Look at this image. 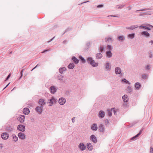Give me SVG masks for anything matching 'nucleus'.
I'll list each match as a JSON object with an SVG mask.
<instances>
[{
    "mask_svg": "<svg viewBox=\"0 0 153 153\" xmlns=\"http://www.w3.org/2000/svg\"><path fill=\"white\" fill-rule=\"evenodd\" d=\"M72 60L76 64H77L79 62V60L75 57H72Z\"/></svg>",
    "mask_w": 153,
    "mask_h": 153,
    "instance_id": "a878e982",
    "label": "nucleus"
},
{
    "mask_svg": "<svg viewBox=\"0 0 153 153\" xmlns=\"http://www.w3.org/2000/svg\"><path fill=\"white\" fill-rule=\"evenodd\" d=\"M99 129L101 132H103L104 131L103 126L102 124H100L99 126Z\"/></svg>",
    "mask_w": 153,
    "mask_h": 153,
    "instance_id": "a211bd4d",
    "label": "nucleus"
},
{
    "mask_svg": "<svg viewBox=\"0 0 153 153\" xmlns=\"http://www.w3.org/2000/svg\"><path fill=\"white\" fill-rule=\"evenodd\" d=\"M87 62L93 67L97 66L98 65V63L96 62L95 61L93 60L92 58L89 57L88 59Z\"/></svg>",
    "mask_w": 153,
    "mask_h": 153,
    "instance_id": "f257e3e1",
    "label": "nucleus"
},
{
    "mask_svg": "<svg viewBox=\"0 0 153 153\" xmlns=\"http://www.w3.org/2000/svg\"><path fill=\"white\" fill-rule=\"evenodd\" d=\"M25 127L23 125H20L18 126L17 129L20 131H25Z\"/></svg>",
    "mask_w": 153,
    "mask_h": 153,
    "instance_id": "20e7f679",
    "label": "nucleus"
},
{
    "mask_svg": "<svg viewBox=\"0 0 153 153\" xmlns=\"http://www.w3.org/2000/svg\"><path fill=\"white\" fill-rule=\"evenodd\" d=\"M134 34L132 33L129 34L128 36V37L131 39H133L134 38Z\"/></svg>",
    "mask_w": 153,
    "mask_h": 153,
    "instance_id": "2f4dec72",
    "label": "nucleus"
},
{
    "mask_svg": "<svg viewBox=\"0 0 153 153\" xmlns=\"http://www.w3.org/2000/svg\"><path fill=\"white\" fill-rule=\"evenodd\" d=\"M144 27V26L143 25H141L140 26V28H143V27Z\"/></svg>",
    "mask_w": 153,
    "mask_h": 153,
    "instance_id": "5fc2aeb1",
    "label": "nucleus"
},
{
    "mask_svg": "<svg viewBox=\"0 0 153 153\" xmlns=\"http://www.w3.org/2000/svg\"><path fill=\"white\" fill-rule=\"evenodd\" d=\"M96 57L98 59H100L102 57V55L101 53H99L96 54Z\"/></svg>",
    "mask_w": 153,
    "mask_h": 153,
    "instance_id": "393cba45",
    "label": "nucleus"
},
{
    "mask_svg": "<svg viewBox=\"0 0 153 153\" xmlns=\"http://www.w3.org/2000/svg\"><path fill=\"white\" fill-rule=\"evenodd\" d=\"M91 138L92 141L96 143L97 142V140L96 137L94 135H92L91 136Z\"/></svg>",
    "mask_w": 153,
    "mask_h": 153,
    "instance_id": "dca6fc26",
    "label": "nucleus"
},
{
    "mask_svg": "<svg viewBox=\"0 0 153 153\" xmlns=\"http://www.w3.org/2000/svg\"><path fill=\"white\" fill-rule=\"evenodd\" d=\"M142 77L143 79H146L147 77V76L146 75H143L142 76Z\"/></svg>",
    "mask_w": 153,
    "mask_h": 153,
    "instance_id": "a19ab883",
    "label": "nucleus"
},
{
    "mask_svg": "<svg viewBox=\"0 0 153 153\" xmlns=\"http://www.w3.org/2000/svg\"><path fill=\"white\" fill-rule=\"evenodd\" d=\"M139 10L140 11H142V10Z\"/></svg>",
    "mask_w": 153,
    "mask_h": 153,
    "instance_id": "680f3d73",
    "label": "nucleus"
},
{
    "mask_svg": "<svg viewBox=\"0 0 153 153\" xmlns=\"http://www.w3.org/2000/svg\"><path fill=\"white\" fill-rule=\"evenodd\" d=\"M3 148V145L2 144H0V149H2Z\"/></svg>",
    "mask_w": 153,
    "mask_h": 153,
    "instance_id": "ea45409f",
    "label": "nucleus"
},
{
    "mask_svg": "<svg viewBox=\"0 0 153 153\" xmlns=\"http://www.w3.org/2000/svg\"><path fill=\"white\" fill-rule=\"evenodd\" d=\"M75 118V117H74V118H72V121L73 122H74V119Z\"/></svg>",
    "mask_w": 153,
    "mask_h": 153,
    "instance_id": "8fccbe9b",
    "label": "nucleus"
},
{
    "mask_svg": "<svg viewBox=\"0 0 153 153\" xmlns=\"http://www.w3.org/2000/svg\"><path fill=\"white\" fill-rule=\"evenodd\" d=\"M108 114L109 116H111L112 115V113L110 110H108Z\"/></svg>",
    "mask_w": 153,
    "mask_h": 153,
    "instance_id": "72a5a7b5",
    "label": "nucleus"
},
{
    "mask_svg": "<svg viewBox=\"0 0 153 153\" xmlns=\"http://www.w3.org/2000/svg\"><path fill=\"white\" fill-rule=\"evenodd\" d=\"M38 65H37L33 68V69L32 70V71L34 69H35L38 66Z\"/></svg>",
    "mask_w": 153,
    "mask_h": 153,
    "instance_id": "6e6d98bb",
    "label": "nucleus"
},
{
    "mask_svg": "<svg viewBox=\"0 0 153 153\" xmlns=\"http://www.w3.org/2000/svg\"><path fill=\"white\" fill-rule=\"evenodd\" d=\"M111 111H112L113 112L114 114H116V111L115 110V109L114 108H113V109H111Z\"/></svg>",
    "mask_w": 153,
    "mask_h": 153,
    "instance_id": "58836bf2",
    "label": "nucleus"
},
{
    "mask_svg": "<svg viewBox=\"0 0 153 153\" xmlns=\"http://www.w3.org/2000/svg\"><path fill=\"white\" fill-rule=\"evenodd\" d=\"M106 55L108 57H111L112 56V54L111 51H107L106 53Z\"/></svg>",
    "mask_w": 153,
    "mask_h": 153,
    "instance_id": "b1692460",
    "label": "nucleus"
},
{
    "mask_svg": "<svg viewBox=\"0 0 153 153\" xmlns=\"http://www.w3.org/2000/svg\"><path fill=\"white\" fill-rule=\"evenodd\" d=\"M25 117L24 115H21L17 118L18 120L21 123H22L25 121Z\"/></svg>",
    "mask_w": 153,
    "mask_h": 153,
    "instance_id": "7ed1b4c3",
    "label": "nucleus"
},
{
    "mask_svg": "<svg viewBox=\"0 0 153 153\" xmlns=\"http://www.w3.org/2000/svg\"><path fill=\"white\" fill-rule=\"evenodd\" d=\"M66 102V100L65 99L62 98H60L59 100V103L61 105H63L65 104Z\"/></svg>",
    "mask_w": 153,
    "mask_h": 153,
    "instance_id": "0eeeda50",
    "label": "nucleus"
},
{
    "mask_svg": "<svg viewBox=\"0 0 153 153\" xmlns=\"http://www.w3.org/2000/svg\"><path fill=\"white\" fill-rule=\"evenodd\" d=\"M147 30H150L151 29V28H150L149 27H147Z\"/></svg>",
    "mask_w": 153,
    "mask_h": 153,
    "instance_id": "052dcab7",
    "label": "nucleus"
},
{
    "mask_svg": "<svg viewBox=\"0 0 153 153\" xmlns=\"http://www.w3.org/2000/svg\"><path fill=\"white\" fill-rule=\"evenodd\" d=\"M10 83H9L8 85H7V86L4 88V89H5L7 87L8 85H9Z\"/></svg>",
    "mask_w": 153,
    "mask_h": 153,
    "instance_id": "4d7b16f0",
    "label": "nucleus"
},
{
    "mask_svg": "<svg viewBox=\"0 0 153 153\" xmlns=\"http://www.w3.org/2000/svg\"><path fill=\"white\" fill-rule=\"evenodd\" d=\"M74 67V64L72 63H70L68 66V68L69 69H73Z\"/></svg>",
    "mask_w": 153,
    "mask_h": 153,
    "instance_id": "412c9836",
    "label": "nucleus"
},
{
    "mask_svg": "<svg viewBox=\"0 0 153 153\" xmlns=\"http://www.w3.org/2000/svg\"><path fill=\"white\" fill-rule=\"evenodd\" d=\"M13 140L16 142L18 140V138L15 135H13Z\"/></svg>",
    "mask_w": 153,
    "mask_h": 153,
    "instance_id": "cd10ccee",
    "label": "nucleus"
},
{
    "mask_svg": "<svg viewBox=\"0 0 153 153\" xmlns=\"http://www.w3.org/2000/svg\"><path fill=\"white\" fill-rule=\"evenodd\" d=\"M10 74L8 75V76H7V78H6V80H7L9 78V77H10Z\"/></svg>",
    "mask_w": 153,
    "mask_h": 153,
    "instance_id": "a18cd8bd",
    "label": "nucleus"
},
{
    "mask_svg": "<svg viewBox=\"0 0 153 153\" xmlns=\"http://www.w3.org/2000/svg\"><path fill=\"white\" fill-rule=\"evenodd\" d=\"M55 100L53 98H52V99L50 100V101L49 102V103L50 104V105L51 106L54 102H55Z\"/></svg>",
    "mask_w": 153,
    "mask_h": 153,
    "instance_id": "5701e85b",
    "label": "nucleus"
},
{
    "mask_svg": "<svg viewBox=\"0 0 153 153\" xmlns=\"http://www.w3.org/2000/svg\"><path fill=\"white\" fill-rule=\"evenodd\" d=\"M30 111L29 109L28 108H24L23 109V113L25 114H27V115L29 114Z\"/></svg>",
    "mask_w": 153,
    "mask_h": 153,
    "instance_id": "6e6552de",
    "label": "nucleus"
},
{
    "mask_svg": "<svg viewBox=\"0 0 153 153\" xmlns=\"http://www.w3.org/2000/svg\"><path fill=\"white\" fill-rule=\"evenodd\" d=\"M141 133V132H139L138 134L137 135H136V136H135L134 137H133L131 139H134L136 137H138L140 135V134Z\"/></svg>",
    "mask_w": 153,
    "mask_h": 153,
    "instance_id": "473e14b6",
    "label": "nucleus"
},
{
    "mask_svg": "<svg viewBox=\"0 0 153 153\" xmlns=\"http://www.w3.org/2000/svg\"><path fill=\"white\" fill-rule=\"evenodd\" d=\"M78 147L79 148L82 150H84L86 148L85 145L82 143H80V144L79 145Z\"/></svg>",
    "mask_w": 153,
    "mask_h": 153,
    "instance_id": "423d86ee",
    "label": "nucleus"
},
{
    "mask_svg": "<svg viewBox=\"0 0 153 153\" xmlns=\"http://www.w3.org/2000/svg\"><path fill=\"white\" fill-rule=\"evenodd\" d=\"M98 128L96 124H94L92 125L91 129L93 131H96Z\"/></svg>",
    "mask_w": 153,
    "mask_h": 153,
    "instance_id": "1a4fd4ad",
    "label": "nucleus"
},
{
    "mask_svg": "<svg viewBox=\"0 0 153 153\" xmlns=\"http://www.w3.org/2000/svg\"><path fill=\"white\" fill-rule=\"evenodd\" d=\"M79 58L82 60V62L84 63L85 62V60L81 56H79Z\"/></svg>",
    "mask_w": 153,
    "mask_h": 153,
    "instance_id": "c9c22d12",
    "label": "nucleus"
},
{
    "mask_svg": "<svg viewBox=\"0 0 153 153\" xmlns=\"http://www.w3.org/2000/svg\"><path fill=\"white\" fill-rule=\"evenodd\" d=\"M56 89L54 86H52L50 88V91L53 94H54L56 91Z\"/></svg>",
    "mask_w": 153,
    "mask_h": 153,
    "instance_id": "9d476101",
    "label": "nucleus"
},
{
    "mask_svg": "<svg viewBox=\"0 0 153 153\" xmlns=\"http://www.w3.org/2000/svg\"><path fill=\"white\" fill-rule=\"evenodd\" d=\"M141 34L142 35H144L146 37H149L150 36L149 34L147 31H143L141 32Z\"/></svg>",
    "mask_w": 153,
    "mask_h": 153,
    "instance_id": "4468645a",
    "label": "nucleus"
},
{
    "mask_svg": "<svg viewBox=\"0 0 153 153\" xmlns=\"http://www.w3.org/2000/svg\"><path fill=\"white\" fill-rule=\"evenodd\" d=\"M18 136L21 139H24L25 137V134L22 133H19L18 134Z\"/></svg>",
    "mask_w": 153,
    "mask_h": 153,
    "instance_id": "39448f33",
    "label": "nucleus"
},
{
    "mask_svg": "<svg viewBox=\"0 0 153 153\" xmlns=\"http://www.w3.org/2000/svg\"><path fill=\"white\" fill-rule=\"evenodd\" d=\"M107 48L108 50H110L111 49V47L110 46L108 45L107 46Z\"/></svg>",
    "mask_w": 153,
    "mask_h": 153,
    "instance_id": "79ce46f5",
    "label": "nucleus"
},
{
    "mask_svg": "<svg viewBox=\"0 0 153 153\" xmlns=\"http://www.w3.org/2000/svg\"><path fill=\"white\" fill-rule=\"evenodd\" d=\"M123 101L125 102H127L128 100V98L127 95H125L123 97Z\"/></svg>",
    "mask_w": 153,
    "mask_h": 153,
    "instance_id": "f8f14e48",
    "label": "nucleus"
},
{
    "mask_svg": "<svg viewBox=\"0 0 153 153\" xmlns=\"http://www.w3.org/2000/svg\"><path fill=\"white\" fill-rule=\"evenodd\" d=\"M1 137L3 139L7 140L9 137V135L7 133H4L1 135Z\"/></svg>",
    "mask_w": 153,
    "mask_h": 153,
    "instance_id": "f03ea898",
    "label": "nucleus"
},
{
    "mask_svg": "<svg viewBox=\"0 0 153 153\" xmlns=\"http://www.w3.org/2000/svg\"><path fill=\"white\" fill-rule=\"evenodd\" d=\"M149 43H151V45H152L153 43V41L152 40L150 42H149Z\"/></svg>",
    "mask_w": 153,
    "mask_h": 153,
    "instance_id": "864d4df0",
    "label": "nucleus"
},
{
    "mask_svg": "<svg viewBox=\"0 0 153 153\" xmlns=\"http://www.w3.org/2000/svg\"><path fill=\"white\" fill-rule=\"evenodd\" d=\"M66 69V68L65 67H63L62 68H60L59 69V72L61 74L63 73L64 71H65Z\"/></svg>",
    "mask_w": 153,
    "mask_h": 153,
    "instance_id": "4be33fe9",
    "label": "nucleus"
},
{
    "mask_svg": "<svg viewBox=\"0 0 153 153\" xmlns=\"http://www.w3.org/2000/svg\"><path fill=\"white\" fill-rule=\"evenodd\" d=\"M150 153H153V148H151L150 149Z\"/></svg>",
    "mask_w": 153,
    "mask_h": 153,
    "instance_id": "37998d69",
    "label": "nucleus"
},
{
    "mask_svg": "<svg viewBox=\"0 0 153 153\" xmlns=\"http://www.w3.org/2000/svg\"><path fill=\"white\" fill-rule=\"evenodd\" d=\"M112 39L111 37H108L106 38L105 39V41L106 42H109L110 41H112Z\"/></svg>",
    "mask_w": 153,
    "mask_h": 153,
    "instance_id": "c85d7f7f",
    "label": "nucleus"
},
{
    "mask_svg": "<svg viewBox=\"0 0 153 153\" xmlns=\"http://www.w3.org/2000/svg\"><path fill=\"white\" fill-rule=\"evenodd\" d=\"M117 39L119 41H122L124 40V37L123 36H120L118 37Z\"/></svg>",
    "mask_w": 153,
    "mask_h": 153,
    "instance_id": "7c9ffc66",
    "label": "nucleus"
},
{
    "mask_svg": "<svg viewBox=\"0 0 153 153\" xmlns=\"http://www.w3.org/2000/svg\"><path fill=\"white\" fill-rule=\"evenodd\" d=\"M122 80L124 81L125 82H126L129 84H130V83L128 81L125 79H123Z\"/></svg>",
    "mask_w": 153,
    "mask_h": 153,
    "instance_id": "e433bc0d",
    "label": "nucleus"
},
{
    "mask_svg": "<svg viewBox=\"0 0 153 153\" xmlns=\"http://www.w3.org/2000/svg\"><path fill=\"white\" fill-rule=\"evenodd\" d=\"M103 6L102 5H98L97 7H102Z\"/></svg>",
    "mask_w": 153,
    "mask_h": 153,
    "instance_id": "09e8293b",
    "label": "nucleus"
},
{
    "mask_svg": "<svg viewBox=\"0 0 153 153\" xmlns=\"http://www.w3.org/2000/svg\"><path fill=\"white\" fill-rule=\"evenodd\" d=\"M135 85L136 88L137 89H139L141 87L140 84L138 82L136 83L135 84Z\"/></svg>",
    "mask_w": 153,
    "mask_h": 153,
    "instance_id": "6ab92c4d",
    "label": "nucleus"
},
{
    "mask_svg": "<svg viewBox=\"0 0 153 153\" xmlns=\"http://www.w3.org/2000/svg\"><path fill=\"white\" fill-rule=\"evenodd\" d=\"M147 28V27L146 26H144V27H143V28H144L145 29H146Z\"/></svg>",
    "mask_w": 153,
    "mask_h": 153,
    "instance_id": "13d9d810",
    "label": "nucleus"
},
{
    "mask_svg": "<svg viewBox=\"0 0 153 153\" xmlns=\"http://www.w3.org/2000/svg\"><path fill=\"white\" fill-rule=\"evenodd\" d=\"M105 116V113L104 111H101L99 114V116L102 118H103Z\"/></svg>",
    "mask_w": 153,
    "mask_h": 153,
    "instance_id": "2eb2a0df",
    "label": "nucleus"
},
{
    "mask_svg": "<svg viewBox=\"0 0 153 153\" xmlns=\"http://www.w3.org/2000/svg\"><path fill=\"white\" fill-rule=\"evenodd\" d=\"M36 110L38 113L40 114L42 112V109L41 107H37L36 108Z\"/></svg>",
    "mask_w": 153,
    "mask_h": 153,
    "instance_id": "ddd939ff",
    "label": "nucleus"
},
{
    "mask_svg": "<svg viewBox=\"0 0 153 153\" xmlns=\"http://www.w3.org/2000/svg\"><path fill=\"white\" fill-rule=\"evenodd\" d=\"M23 70H22L21 72V76L20 77V78H21L22 76L23 75V74H22V72H23Z\"/></svg>",
    "mask_w": 153,
    "mask_h": 153,
    "instance_id": "3c124183",
    "label": "nucleus"
},
{
    "mask_svg": "<svg viewBox=\"0 0 153 153\" xmlns=\"http://www.w3.org/2000/svg\"><path fill=\"white\" fill-rule=\"evenodd\" d=\"M87 147L89 150H92L93 149V146L91 143H88L87 144Z\"/></svg>",
    "mask_w": 153,
    "mask_h": 153,
    "instance_id": "9b49d317",
    "label": "nucleus"
},
{
    "mask_svg": "<svg viewBox=\"0 0 153 153\" xmlns=\"http://www.w3.org/2000/svg\"><path fill=\"white\" fill-rule=\"evenodd\" d=\"M131 88L130 87H128L127 88V91L128 92H130L131 91Z\"/></svg>",
    "mask_w": 153,
    "mask_h": 153,
    "instance_id": "f704fd0d",
    "label": "nucleus"
},
{
    "mask_svg": "<svg viewBox=\"0 0 153 153\" xmlns=\"http://www.w3.org/2000/svg\"><path fill=\"white\" fill-rule=\"evenodd\" d=\"M146 25L147 26H150L151 27H153V26H152L151 25H150L149 24H147Z\"/></svg>",
    "mask_w": 153,
    "mask_h": 153,
    "instance_id": "49530a36",
    "label": "nucleus"
},
{
    "mask_svg": "<svg viewBox=\"0 0 153 153\" xmlns=\"http://www.w3.org/2000/svg\"><path fill=\"white\" fill-rule=\"evenodd\" d=\"M48 51V50H45L44 51H43L42 52V53H44V52H46V51Z\"/></svg>",
    "mask_w": 153,
    "mask_h": 153,
    "instance_id": "bf43d9fd",
    "label": "nucleus"
},
{
    "mask_svg": "<svg viewBox=\"0 0 153 153\" xmlns=\"http://www.w3.org/2000/svg\"><path fill=\"white\" fill-rule=\"evenodd\" d=\"M7 129L8 131H11L13 130V128H10V129L8 128Z\"/></svg>",
    "mask_w": 153,
    "mask_h": 153,
    "instance_id": "c03bdc74",
    "label": "nucleus"
},
{
    "mask_svg": "<svg viewBox=\"0 0 153 153\" xmlns=\"http://www.w3.org/2000/svg\"><path fill=\"white\" fill-rule=\"evenodd\" d=\"M146 69H149V65H147L146 67Z\"/></svg>",
    "mask_w": 153,
    "mask_h": 153,
    "instance_id": "603ef678",
    "label": "nucleus"
},
{
    "mask_svg": "<svg viewBox=\"0 0 153 153\" xmlns=\"http://www.w3.org/2000/svg\"><path fill=\"white\" fill-rule=\"evenodd\" d=\"M106 68L107 69H109L111 68V66L109 63H107L106 64Z\"/></svg>",
    "mask_w": 153,
    "mask_h": 153,
    "instance_id": "c756f323",
    "label": "nucleus"
},
{
    "mask_svg": "<svg viewBox=\"0 0 153 153\" xmlns=\"http://www.w3.org/2000/svg\"><path fill=\"white\" fill-rule=\"evenodd\" d=\"M100 51L101 52H102L103 51V48L102 47L100 46Z\"/></svg>",
    "mask_w": 153,
    "mask_h": 153,
    "instance_id": "4c0bfd02",
    "label": "nucleus"
},
{
    "mask_svg": "<svg viewBox=\"0 0 153 153\" xmlns=\"http://www.w3.org/2000/svg\"><path fill=\"white\" fill-rule=\"evenodd\" d=\"M138 26H132L130 27H126L127 29H134L135 28L138 27Z\"/></svg>",
    "mask_w": 153,
    "mask_h": 153,
    "instance_id": "bb28decb",
    "label": "nucleus"
},
{
    "mask_svg": "<svg viewBox=\"0 0 153 153\" xmlns=\"http://www.w3.org/2000/svg\"><path fill=\"white\" fill-rule=\"evenodd\" d=\"M115 71L116 74H120L121 73V69L118 67H117L115 68Z\"/></svg>",
    "mask_w": 153,
    "mask_h": 153,
    "instance_id": "f3484780",
    "label": "nucleus"
},
{
    "mask_svg": "<svg viewBox=\"0 0 153 153\" xmlns=\"http://www.w3.org/2000/svg\"><path fill=\"white\" fill-rule=\"evenodd\" d=\"M124 6V5H121V7H118L119 8H121L123 7Z\"/></svg>",
    "mask_w": 153,
    "mask_h": 153,
    "instance_id": "de8ad7c7",
    "label": "nucleus"
},
{
    "mask_svg": "<svg viewBox=\"0 0 153 153\" xmlns=\"http://www.w3.org/2000/svg\"><path fill=\"white\" fill-rule=\"evenodd\" d=\"M39 103L41 105H44L45 104V100L43 99H40L39 101Z\"/></svg>",
    "mask_w": 153,
    "mask_h": 153,
    "instance_id": "aec40b11",
    "label": "nucleus"
}]
</instances>
